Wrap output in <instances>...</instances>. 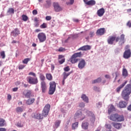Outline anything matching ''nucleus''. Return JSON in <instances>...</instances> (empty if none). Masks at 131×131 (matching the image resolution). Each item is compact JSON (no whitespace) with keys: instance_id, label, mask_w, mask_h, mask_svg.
I'll return each instance as SVG.
<instances>
[{"instance_id":"8","label":"nucleus","mask_w":131,"mask_h":131,"mask_svg":"<svg viewBox=\"0 0 131 131\" xmlns=\"http://www.w3.org/2000/svg\"><path fill=\"white\" fill-rule=\"evenodd\" d=\"M86 115L89 116L90 118V120L92 123H94L96 120V117H95V115L93 114V113L90 111L86 110Z\"/></svg>"},{"instance_id":"11","label":"nucleus","mask_w":131,"mask_h":131,"mask_svg":"<svg viewBox=\"0 0 131 131\" xmlns=\"http://www.w3.org/2000/svg\"><path fill=\"white\" fill-rule=\"evenodd\" d=\"M105 32H106V30H105V28H101L97 30L96 32V34L97 35H100L101 36L102 35H104Z\"/></svg>"},{"instance_id":"13","label":"nucleus","mask_w":131,"mask_h":131,"mask_svg":"<svg viewBox=\"0 0 131 131\" xmlns=\"http://www.w3.org/2000/svg\"><path fill=\"white\" fill-rule=\"evenodd\" d=\"M85 61L84 59L80 60L78 64L79 69H83L84 67H85Z\"/></svg>"},{"instance_id":"28","label":"nucleus","mask_w":131,"mask_h":131,"mask_svg":"<svg viewBox=\"0 0 131 131\" xmlns=\"http://www.w3.org/2000/svg\"><path fill=\"white\" fill-rule=\"evenodd\" d=\"M81 98V99H82L84 102H85L86 103H89V97H88V96H86L85 94H82Z\"/></svg>"},{"instance_id":"25","label":"nucleus","mask_w":131,"mask_h":131,"mask_svg":"<svg viewBox=\"0 0 131 131\" xmlns=\"http://www.w3.org/2000/svg\"><path fill=\"white\" fill-rule=\"evenodd\" d=\"M46 4L45 5V8L47 9L50 8L52 6V1L51 0H46Z\"/></svg>"},{"instance_id":"31","label":"nucleus","mask_w":131,"mask_h":131,"mask_svg":"<svg viewBox=\"0 0 131 131\" xmlns=\"http://www.w3.org/2000/svg\"><path fill=\"white\" fill-rule=\"evenodd\" d=\"M70 74H71V72L67 73L66 72H64L62 73L63 79H66Z\"/></svg>"},{"instance_id":"47","label":"nucleus","mask_w":131,"mask_h":131,"mask_svg":"<svg viewBox=\"0 0 131 131\" xmlns=\"http://www.w3.org/2000/svg\"><path fill=\"white\" fill-rule=\"evenodd\" d=\"M58 52H65L66 51V49L63 48V47H60L58 50Z\"/></svg>"},{"instance_id":"15","label":"nucleus","mask_w":131,"mask_h":131,"mask_svg":"<svg viewBox=\"0 0 131 131\" xmlns=\"http://www.w3.org/2000/svg\"><path fill=\"white\" fill-rule=\"evenodd\" d=\"M92 49L90 45H85L79 48L78 51H89Z\"/></svg>"},{"instance_id":"41","label":"nucleus","mask_w":131,"mask_h":131,"mask_svg":"<svg viewBox=\"0 0 131 131\" xmlns=\"http://www.w3.org/2000/svg\"><path fill=\"white\" fill-rule=\"evenodd\" d=\"M16 112H17V113H20L21 112H23V108H22V107L20 106H18L16 107Z\"/></svg>"},{"instance_id":"54","label":"nucleus","mask_w":131,"mask_h":131,"mask_svg":"<svg viewBox=\"0 0 131 131\" xmlns=\"http://www.w3.org/2000/svg\"><path fill=\"white\" fill-rule=\"evenodd\" d=\"M126 26H128V27H129V28H131V21L130 20H129L127 24H126Z\"/></svg>"},{"instance_id":"24","label":"nucleus","mask_w":131,"mask_h":131,"mask_svg":"<svg viewBox=\"0 0 131 131\" xmlns=\"http://www.w3.org/2000/svg\"><path fill=\"white\" fill-rule=\"evenodd\" d=\"M118 115V114H113L110 117V119L113 121H117Z\"/></svg>"},{"instance_id":"44","label":"nucleus","mask_w":131,"mask_h":131,"mask_svg":"<svg viewBox=\"0 0 131 131\" xmlns=\"http://www.w3.org/2000/svg\"><path fill=\"white\" fill-rule=\"evenodd\" d=\"M47 27H48V25L45 23H43L42 25L40 26V28H41L42 29L47 28Z\"/></svg>"},{"instance_id":"6","label":"nucleus","mask_w":131,"mask_h":131,"mask_svg":"<svg viewBox=\"0 0 131 131\" xmlns=\"http://www.w3.org/2000/svg\"><path fill=\"white\" fill-rule=\"evenodd\" d=\"M37 38L39 42H44V41L47 40V35H46V33L43 32H41L38 34Z\"/></svg>"},{"instance_id":"38","label":"nucleus","mask_w":131,"mask_h":131,"mask_svg":"<svg viewBox=\"0 0 131 131\" xmlns=\"http://www.w3.org/2000/svg\"><path fill=\"white\" fill-rule=\"evenodd\" d=\"M61 123V121L60 120H57L56 121L54 125L55 128H58L59 126H60V124Z\"/></svg>"},{"instance_id":"17","label":"nucleus","mask_w":131,"mask_h":131,"mask_svg":"<svg viewBox=\"0 0 131 131\" xmlns=\"http://www.w3.org/2000/svg\"><path fill=\"white\" fill-rule=\"evenodd\" d=\"M116 39V36H110L107 39V42L108 45H113V42L115 41Z\"/></svg>"},{"instance_id":"60","label":"nucleus","mask_w":131,"mask_h":131,"mask_svg":"<svg viewBox=\"0 0 131 131\" xmlns=\"http://www.w3.org/2000/svg\"><path fill=\"white\" fill-rule=\"evenodd\" d=\"M0 131H7V128L4 127H0Z\"/></svg>"},{"instance_id":"27","label":"nucleus","mask_w":131,"mask_h":131,"mask_svg":"<svg viewBox=\"0 0 131 131\" xmlns=\"http://www.w3.org/2000/svg\"><path fill=\"white\" fill-rule=\"evenodd\" d=\"M0 126H7V123H6V120L3 118H0Z\"/></svg>"},{"instance_id":"34","label":"nucleus","mask_w":131,"mask_h":131,"mask_svg":"<svg viewBox=\"0 0 131 131\" xmlns=\"http://www.w3.org/2000/svg\"><path fill=\"white\" fill-rule=\"evenodd\" d=\"M102 81V78L100 77L98 78L97 79L92 81V83L94 84L95 83H99Z\"/></svg>"},{"instance_id":"9","label":"nucleus","mask_w":131,"mask_h":131,"mask_svg":"<svg viewBox=\"0 0 131 131\" xmlns=\"http://www.w3.org/2000/svg\"><path fill=\"white\" fill-rule=\"evenodd\" d=\"M32 94V92L31 90H25L22 93L23 96H24L25 98H30V96H31Z\"/></svg>"},{"instance_id":"40","label":"nucleus","mask_w":131,"mask_h":131,"mask_svg":"<svg viewBox=\"0 0 131 131\" xmlns=\"http://www.w3.org/2000/svg\"><path fill=\"white\" fill-rule=\"evenodd\" d=\"M7 13L9 14H14L15 13V10L13 8H10L8 9Z\"/></svg>"},{"instance_id":"20","label":"nucleus","mask_w":131,"mask_h":131,"mask_svg":"<svg viewBox=\"0 0 131 131\" xmlns=\"http://www.w3.org/2000/svg\"><path fill=\"white\" fill-rule=\"evenodd\" d=\"M40 85L42 93H46V91H47V84L46 83V81H41Z\"/></svg>"},{"instance_id":"4","label":"nucleus","mask_w":131,"mask_h":131,"mask_svg":"<svg viewBox=\"0 0 131 131\" xmlns=\"http://www.w3.org/2000/svg\"><path fill=\"white\" fill-rule=\"evenodd\" d=\"M27 81L30 84H37L38 83V79L36 77L28 76L27 77Z\"/></svg>"},{"instance_id":"16","label":"nucleus","mask_w":131,"mask_h":131,"mask_svg":"<svg viewBox=\"0 0 131 131\" xmlns=\"http://www.w3.org/2000/svg\"><path fill=\"white\" fill-rule=\"evenodd\" d=\"M58 60L59 64L61 65V64H63V63H64L65 62V56L63 55H58Z\"/></svg>"},{"instance_id":"7","label":"nucleus","mask_w":131,"mask_h":131,"mask_svg":"<svg viewBox=\"0 0 131 131\" xmlns=\"http://www.w3.org/2000/svg\"><path fill=\"white\" fill-rule=\"evenodd\" d=\"M50 107L51 105L49 104H46L45 106L42 113L44 117H47V116L49 115V112L50 111Z\"/></svg>"},{"instance_id":"26","label":"nucleus","mask_w":131,"mask_h":131,"mask_svg":"<svg viewBox=\"0 0 131 131\" xmlns=\"http://www.w3.org/2000/svg\"><path fill=\"white\" fill-rule=\"evenodd\" d=\"M46 78L49 81H52L53 80V75L51 73H46Z\"/></svg>"},{"instance_id":"35","label":"nucleus","mask_w":131,"mask_h":131,"mask_svg":"<svg viewBox=\"0 0 131 131\" xmlns=\"http://www.w3.org/2000/svg\"><path fill=\"white\" fill-rule=\"evenodd\" d=\"M115 110V107L113 105H111L110 108L108 109V114H111V112H113Z\"/></svg>"},{"instance_id":"63","label":"nucleus","mask_w":131,"mask_h":131,"mask_svg":"<svg viewBox=\"0 0 131 131\" xmlns=\"http://www.w3.org/2000/svg\"><path fill=\"white\" fill-rule=\"evenodd\" d=\"M127 110L128 111H131V104L127 106Z\"/></svg>"},{"instance_id":"23","label":"nucleus","mask_w":131,"mask_h":131,"mask_svg":"<svg viewBox=\"0 0 131 131\" xmlns=\"http://www.w3.org/2000/svg\"><path fill=\"white\" fill-rule=\"evenodd\" d=\"M127 83V81H125L124 83H123L121 85H120L119 87H118L116 89L117 93H120L121 89H123V88H124V86Z\"/></svg>"},{"instance_id":"2","label":"nucleus","mask_w":131,"mask_h":131,"mask_svg":"<svg viewBox=\"0 0 131 131\" xmlns=\"http://www.w3.org/2000/svg\"><path fill=\"white\" fill-rule=\"evenodd\" d=\"M85 114H86V111L81 112V111L79 110L75 113L74 119H78V120H83V119L85 118Z\"/></svg>"},{"instance_id":"52","label":"nucleus","mask_w":131,"mask_h":131,"mask_svg":"<svg viewBox=\"0 0 131 131\" xmlns=\"http://www.w3.org/2000/svg\"><path fill=\"white\" fill-rule=\"evenodd\" d=\"M46 20H47V21H50V20H52V16H47L46 17Z\"/></svg>"},{"instance_id":"59","label":"nucleus","mask_w":131,"mask_h":131,"mask_svg":"<svg viewBox=\"0 0 131 131\" xmlns=\"http://www.w3.org/2000/svg\"><path fill=\"white\" fill-rule=\"evenodd\" d=\"M34 26L35 27H38L39 26V23H38V21L35 22Z\"/></svg>"},{"instance_id":"48","label":"nucleus","mask_w":131,"mask_h":131,"mask_svg":"<svg viewBox=\"0 0 131 131\" xmlns=\"http://www.w3.org/2000/svg\"><path fill=\"white\" fill-rule=\"evenodd\" d=\"M106 128H108V129H111L112 128V126L110 124H105Z\"/></svg>"},{"instance_id":"39","label":"nucleus","mask_w":131,"mask_h":131,"mask_svg":"<svg viewBox=\"0 0 131 131\" xmlns=\"http://www.w3.org/2000/svg\"><path fill=\"white\" fill-rule=\"evenodd\" d=\"M128 74L127 73V70H126V69H125V68L123 69V71H122L123 76H125V77H126V76H127Z\"/></svg>"},{"instance_id":"43","label":"nucleus","mask_w":131,"mask_h":131,"mask_svg":"<svg viewBox=\"0 0 131 131\" xmlns=\"http://www.w3.org/2000/svg\"><path fill=\"white\" fill-rule=\"evenodd\" d=\"M31 59L29 58H25L24 59V60H23V63L24 64H28V62H29V61H30Z\"/></svg>"},{"instance_id":"14","label":"nucleus","mask_w":131,"mask_h":131,"mask_svg":"<svg viewBox=\"0 0 131 131\" xmlns=\"http://www.w3.org/2000/svg\"><path fill=\"white\" fill-rule=\"evenodd\" d=\"M20 34V31L18 28H15L13 31H12L11 33V35L14 36V37H16L18 36Z\"/></svg>"},{"instance_id":"5","label":"nucleus","mask_w":131,"mask_h":131,"mask_svg":"<svg viewBox=\"0 0 131 131\" xmlns=\"http://www.w3.org/2000/svg\"><path fill=\"white\" fill-rule=\"evenodd\" d=\"M50 87H49V95H54V93H55L56 91V82L55 81H51L49 83Z\"/></svg>"},{"instance_id":"45","label":"nucleus","mask_w":131,"mask_h":131,"mask_svg":"<svg viewBox=\"0 0 131 131\" xmlns=\"http://www.w3.org/2000/svg\"><path fill=\"white\" fill-rule=\"evenodd\" d=\"M22 18H23V20L26 21L28 20V16H27V15H25V14H23L22 15Z\"/></svg>"},{"instance_id":"18","label":"nucleus","mask_w":131,"mask_h":131,"mask_svg":"<svg viewBox=\"0 0 131 131\" xmlns=\"http://www.w3.org/2000/svg\"><path fill=\"white\" fill-rule=\"evenodd\" d=\"M119 107L120 108H125L127 106V101H122L119 102Z\"/></svg>"},{"instance_id":"62","label":"nucleus","mask_w":131,"mask_h":131,"mask_svg":"<svg viewBox=\"0 0 131 131\" xmlns=\"http://www.w3.org/2000/svg\"><path fill=\"white\" fill-rule=\"evenodd\" d=\"M105 78H107V79H110V78H111V77H110V75H105Z\"/></svg>"},{"instance_id":"10","label":"nucleus","mask_w":131,"mask_h":131,"mask_svg":"<svg viewBox=\"0 0 131 131\" xmlns=\"http://www.w3.org/2000/svg\"><path fill=\"white\" fill-rule=\"evenodd\" d=\"M131 57V52L130 49H128L125 51L123 53V58L124 59H129Z\"/></svg>"},{"instance_id":"22","label":"nucleus","mask_w":131,"mask_h":131,"mask_svg":"<svg viewBox=\"0 0 131 131\" xmlns=\"http://www.w3.org/2000/svg\"><path fill=\"white\" fill-rule=\"evenodd\" d=\"M112 125L117 129H120L122 127V124L119 123H112Z\"/></svg>"},{"instance_id":"61","label":"nucleus","mask_w":131,"mask_h":131,"mask_svg":"<svg viewBox=\"0 0 131 131\" xmlns=\"http://www.w3.org/2000/svg\"><path fill=\"white\" fill-rule=\"evenodd\" d=\"M115 40L116 42H118V41H119V40H120V38H119V37H116Z\"/></svg>"},{"instance_id":"37","label":"nucleus","mask_w":131,"mask_h":131,"mask_svg":"<svg viewBox=\"0 0 131 131\" xmlns=\"http://www.w3.org/2000/svg\"><path fill=\"white\" fill-rule=\"evenodd\" d=\"M124 34H122L120 36V41L119 42H122V45H123L124 43Z\"/></svg>"},{"instance_id":"56","label":"nucleus","mask_w":131,"mask_h":131,"mask_svg":"<svg viewBox=\"0 0 131 131\" xmlns=\"http://www.w3.org/2000/svg\"><path fill=\"white\" fill-rule=\"evenodd\" d=\"M85 106V104H84V103L81 102L79 104V107H83Z\"/></svg>"},{"instance_id":"3","label":"nucleus","mask_w":131,"mask_h":131,"mask_svg":"<svg viewBox=\"0 0 131 131\" xmlns=\"http://www.w3.org/2000/svg\"><path fill=\"white\" fill-rule=\"evenodd\" d=\"M80 57H82L81 52L75 53L70 58V61L72 64H75V63L78 62V59L77 58H80Z\"/></svg>"},{"instance_id":"58","label":"nucleus","mask_w":131,"mask_h":131,"mask_svg":"<svg viewBox=\"0 0 131 131\" xmlns=\"http://www.w3.org/2000/svg\"><path fill=\"white\" fill-rule=\"evenodd\" d=\"M32 13L33 15H37V10H34L33 11H32Z\"/></svg>"},{"instance_id":"49","label":"nucleus","mask_w":131,"mask_h":131,"mask_svg":"<svg viewBox=\"0 0 131 131\" xmlns=\"http://www.w3.org/2000/svg\"><path fill=\"white\" fill-rule=\"evenodd\" d=\"M63 70H64V71H65V72H68V71H70V68H69V66H67L64 68Z\"/></svg>"},{"instance_id":"33","label":"nucleus","mask_w":131,"mask_h":131,"mask_svg":"<svg viewBox=\"0 0 131 131\" xmlns=\"http://www.w3.org/2000/svg\"><path fill=\"white\" fill-rule=\"evenodd\" d=\"M39 78L41 81H45L46 80V76H45V75L42 73L39 74Z\"/></svg>"},{"instance_id":"46","label":"nucleus","mask_w":131,"mask_h":131,"mask_svg":"<svg viewBox=\"0 0 131 131\" xmlns=\"http://www.w3.org/2000/svg\"><path fill=\"white\" fill-rule=\"evenodd\" d=\"M0 56L2 57V59H5V58H6V54L5 53V51L1 52Z\"/></svg>"},{"instance_id":"21","label":"nucleus","mask_w":131,"mask_h":131,"mask_svg":"<svg viewBox=\"0 0 131 131\" xmlns=\"http://www.w3.org/2000/svg\"><path fill=\"white\" fill-rule=\"evenodd\" d=\"M34 102H35V98H29V99L28 100H27V101L26 102V104L27 105H32V104H33V103H34Z\"/></svg>"},{"instance_id":"19","label":"nucleus","mask_w":131,"mask_h":131,"mask_svg":"<svg viewBox=\"0 0 131 131\" xmlns=\"http://www.w3.org/2000/svg\"><path fill=\"white\" fill-rule=\"evenodd\" d=\"M97 14L99 17H102L105 14V9L104 8H100L97 11Z\"/></svg>"},{"instance_id":"57","label":"nucleus","mask_w":131,"mask_h":131,"mask_svg":"<svg viewBox=\"0 0 131 131\" xmlns=\"http://www.w3.org/2000/svg\"><path fill=\"white\" fill-rule=\"evenodd\" d=\"M74 3V0H70V3H67V5H73V4Z\"/></svg>"},{"instance_id":"51","label":"nucleus","mask_w":131,"mask_h":131,"mask_svg":"<svg viewBox=\"0 0 131 131\" xmlns=\"http://www.w3.org/2000/svg\"><path fill=\"white\" fill-rule=\"evenodd\" d=\"M24 68H25V66H24L23 64H20L18 67V69H19V70H20L21 69H24Z\"/></svg>"},{"instance_id":"32","label":"nucleus","mask_w":131,"mask_h":131,"mask_svg":"<svg viewBox=\"0 0 131 131\" xmlns=\"http://www.w3.org/2000/svg\"><path fill=\"white\" fill-rule=\"evenodd\" d=\"M89 127V123L86 122H84L82 123V128L83 129H88Z\"/></svg>"},{"instance_id":"55","label":"nucleus","mask_w":131,"mask_h":131,"mask_svg":"<svg viewBox=\"0 0 131 131\" xmlns=\"http://www.w3.org/2000/svg\"><path fill=\"white\" fill-rule=\"evenodd\" d=\"M90 35L91 37H94V36L95 35V32H90Z\"/></svg>"},{"instance_id":"42","label":"nucleus","mask_w":131,"mask_h":131,"mask_svg":"<svg viewBox=\"0 0 131 131\" xmlns=\"http://www.w3.org/2000/svg\"><path fill=\"white\" fill-rule=\"evenodd\" d=\"M76 127H78V122L74 123L72 125L73 129H75V128H76Z\"/></svg>"},{"instance_id":"12","label":"nucleus","mask_w":131,"mask_h":131,"mask_svg":"<svg viewBox=\"0 0 131 131\" xmlns=\"http://www.w3.org/2000/svg\"><path fill=\"white\" fill-rule=\"evenodd\" d=\"M53 6L55 12H61V11L62 10V8L60 7V5H59V4L58 3H54L53 4Z\"/></svg>"},{"instance_id":"30","label":"nucleus","mask_w":131,"mask_h":131,"mask_svg":"<svg viewBox=\"0 0 131 131\" xmlns=\"http://www.w3.org/2000/svg\"><path fill=\"white\" fill-rule=\"evenodd\" d=\"M86 5L87 6H95L96 5V1L95 0H90L86 3Z\"/></svg>"},{"instance_id":"53","label":"nucleus","mask_w":131,"mask_h":131,"mask_svg":"<svg viewBox=\"0 0 131 131\" xmlns=\"http://www.w3.org/2000/svg\"><path fill=\"white\" fill-rule=\"evenodd\" d=\"M17 125L18 127H23L24 125L21 123V122H18Z\"/></svg>"},{"instance_id":"50","label":"nucleus","mask_w":131,"mask_h":131,"mask_svg":"<svg viewBox=\"0 0 131 131\" xmlns=\"http://www.w3.org/2000/svg\"><path fill=\"white\" fill-rule=\"evenodd\" d=\"M29 75H32V76H33V77H36V74H35V73H34L33 72H31L29 73Z\"/></svg>"},{"instance_id":"1","label":"nucleus","mask_w":131,"mask_h":131,"mask_svg":"<svg viewBox=\"0 0 131 131\" xmlns=\"http://www.w3.org/2000/svg\"><path fill=\"white\" fill-rule=\"evenodd\" d=\"M131 94V84H127L121 93V97L123 100L128 102L129 100V95Z\"/></svg>"},{"instance_id":"29","label":"nucleus","mask_w":131,"mask_h":131,"mask_svg":"<svg viewBox=\"0 0 131 131\" xmlns=\"http://www.w3.org/2000/svg\"><path fill=\"white\" fill-rule=\"evenodd\" d=\"M124 121V117L123 115H119L118 114V116L117 118V121L118 122H121Z\"/></svg>"},{"instance_id":"36","label":"nucleus","mask_w":131,"mask_h":131,"mask_svg":"<svg viewBox=\"0 0 131 131\" xmlns=\"http://www.w3.org/2000/svg\"><path fill=\"white\" fill-rule=\"evenodd\" d=\"M35 117L37 119H42V118H43V116L40 114H36L35 115Z\"/></svg>"},{"instance_id":"64","label":"nucleus","mask_w":131,"mask_h":131,"mask_svg":"<svg viewBox=\"0 0 131 131\" xmlns=\"http://www.w3.org/2000/svg\"><path fill=\"white\" fill-rule=\"evenodd\" d=\"M127 13L128 14H129V13H131V8L127 9Z\"/></svg>"}]
</instances>
